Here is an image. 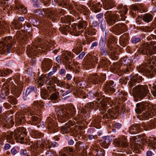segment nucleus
I'll return each instance as SVG.
<instances>
[{"mask_svg":"<svg viewBox=\"0 0 156 156\" xmlns=\"http://www.w3.org/2000/svg\"><path fill=\"white\" fill-rule=\"evenodd\" d=\"M102 95V92H97L91 91L88 93V98L92 99L97 97V98L96 99L98 100V102L96 101L94 103L89 102L85 106L84 108L81 110V112L85 117H86L88 115L87 112L94 108L93 107H98L99 108V110L101 111L102 113H104L107 108V106L108 103L111 107L112 106V105L111 104V103L112 104L115 105L110 98L106 97L104 98H100Z\"/></svg>","mask_w":156,"mask_h":156,"instance_id":"f257e3e1","label":"nucleus"},{"mask_svg":"<svg viewBox=\"0 0 156 156\" xmlns=\"http://www.w3.org/2000/svg\"><path fill=\"white\" fill-rule=\"evenodd\" d=\"M12 79L9 78L6 82L4 83L2 90L0 95V100H2L5 98V96L8 95L9 93L10 85L12 93L17 97H19L21 94L23 89V83L20 80L18 74H16L14 77L13 81H11Z\"/></svg>","mask_w":156,"mask_h":156,"instance_id":"f03ea898","label":"nucleus"},{"mask_svg":"<svg viewBox=\"0 0 156 156\" xmlns=\"http://www.w3.org/2000/svg\"><path fill=\"white\" fill-rule=\"evenodd\" d=\"M137 108L135 110L136 113L140 114L142 112L147 108L141 115L143 119L147 120L149 118H151L153 115H156V105L154 107H151L147 103L142 102L136 104Z\"/></svg>","mask_w":156,"mask_h":156,"instance_id":"7ed1b4c3","label":"nucleus"},{"mask_svg":"<svg viewBox=\"0 0 156 156\" xmlns=\"http://www.w3.org/2000/svg\"><path fill=\"white\" fill-rule=\"evenodd\" d=\"M44 106L43 104L41 101H34L33 103V106L34 108L32 107L28 108L26 109H23V115H30L32 120L36 121H38L39 122L40 118H38L35 115L40 116L42 114V112L41 109Z\"/></svg>","mask_w":156,"mask_h":156,"instance_id":"20e7f679","label":"nucleus"},{"mask_svg":"<svg viewBox=\"0 0 156 156\" xmlns=\"http://www.w3.org/2000/svg\"><path fill=\"white\" fill-rule=\"evenodd\" d=\"M75 109L71 105H67L64 108H61L57 111V116L58 121L64 122L75 115Z\"/></svg>","mask_w":156,"mask_h":156,"instance_id":"39448f33","label":"nucleus"},{"mask_svg":"<svg viewBox=\"0 0 156 156\" xmlns=\"http://www.w3.org/2000/svg\"><path fill=\"white\" fill-rule=\"evenodd\" d=\"M26 129L23 127L20 128L19 129L15 130L14 133L12 132L9 133L7 135L6 138L8 140H11L13 139V135H14V138L17 142L21 144L25 142L27 144L28 143V139L27 137L25 138V140L24 141V137L27 135Z\"/></svg>","mask_w":156,"mask_h":156,"instance_id":"423d86ee","label":"nucleus"},{"mask_svg":"<svg viewBox=\"0 0 156 156\" xmlns=\"http://www.w3.org/2000/svg\"><path fill=\"white\" fill-rule=\"evenodd\" d=\"M87 25V23L85 21L79 22L77 25V28L79 30L78 31L77 30L76 26L74 25L69 24L64 25L63 32L67 35L66 32H69L72 35L78 36L83 32V29H85Z\"/></svg>","mask_w":156,"mask_h":156,"instance_id":"0eeeda50","label":"nucleus"},{"mask_svg":"<svg viewBox=\"0 0 156 156\" xmlns=\"http://www.w3.org/2000/svg\"><path fill=\"white\" fill-rule=\"evenodd\" d=\"M37 82L40 86H42L44 83L49 84L50 86H48L47 88L48 91L50 93H53L55 91V87L51 86L53 83L57 84L58 86L60 87L61 86L62 84L61 81L58 80L57 77L54 76L51 79L47 80V79L44 75H42L41 77H39Z\"/></svg>","mask_w":156,"mask_h":156,"instance_id":"6e6552de","label":"nucleus"},{"mask_svg":"<svg viewBox=\"0 0 156 156\" xmlns=\"http://www.w3.org/2000/svg\"><path fill=\"white\" fill-rule=\"evenodd\" d=\"M146 66L149 67L150 70L147 69L144 65H142L138 69L140 73H145L147 76L152 77L154 75L156 76V69L154 68V65L155 62L153 60L151 59V57H149L147 58V63H145Z\"/></svg>","mask_w":156,"mask_h":156,"instance_id":"1a4fd4ad","label":"nucleus"},{"mask_svg":"<svg viewBox=\"0 0 156 156\" xmlns=\"http://www.w3.org/2000/svg\"><path fill=\"white\" fill-rule=\"evenodd\" d=\"M156 52V42L151 41L150 45L146 43L141 45L135 54V55H138V54H149L151 56Z\"/></svg>","mask_w":156,"mask_h":156,"instance_id":"9d476101","label":"nucleus"},{"mask_svg":"<svg viewBox=\"0 0 156 156\" xmlns=\"http://www.w3.org/2000/svg\"><path fill=\"white\" fill-rule=\"evenodd\" d=\"M133 90L136 96L140 98H144L149 94L148 87L147 85H138L133 88Z\"/></svg>","mask_w":156,"mask_h":156,"instance_id":"9b49d317","label":"nucleus"},{"mask_svg":"<svg viewBox=\"0 0 156 156\" xmlns=\"http://www.w3.org/2000/svg\"><path fill=\"white\" fill-rule=\"evenodd\" d=\"M150 123L143 124H136L131 126L129 129V133L131 134H135L140 132L144 129L145 130H148L149 129L153 127L152 125H151Z\"/></svg>","mask_w":156,"mask_h":156,"instance_id":"f8f14e48","label":"nucleus"},{"mask_svg":"<svg viewBox=\"0 0 156 156\" xmlns=\"http://www.w3.org/2000/svg\"><path fill=\"white\" fill-rule=\"evenodd\" d=\"M62 58L63 59V61L65 64L66 67L69 70L73 71L74 70L73 68V64H71V62L69 61L70 59H72L73 57V54L69 51H64L62 54Z\"/></svg>","mask_w":156,"mask_h":156,"instance_id":"ddd939ff","label":"nucleus"},{"mask_svg":"<svg viewBox=\"0 0 156 156\" xmlns=\"http://www.w3.org/2000/svg\"><path fill=\"white\" fill-rule=\"evenodd\" d=\"M12 37L8 36L3 38L2 41H0V48L3 51L6 49L8 51L9 53L10 52L9 50L12 47Z\"/></svg>","mask_w":156,"mask_h":156,"instance_id":"4468645a","label":"nucleus"},{"mask_svg":"<svg viewBox=\"0 0 156 156\" xmlns=\"http://www.w3.org/2000/svg\"><path fill=\"white\" fill-rule=\"evenodd\" d=\"M46 146V148L49 149L51 148L50 142L48 140H46L44 141L40 142L37 144L34 145L33 148V154L35 156H37L39 154V150H40V148L43 149Z\"/></svg>","mask_w":156,"mask_h":156,"instance_id":"2eb2a0df","label":"nucleus"},{"mask_svg":"<svg viewBox=\"0 0 156 156\" xmlns=\"http://www.w3.org/2000/svg\"><path fill=\"white\" fill-rule=\"evenodd\" d=\"M105 18L108 24L111 25L115 22V20H120V16L117 14L114 15L111 11H107L105 14Z\"/></svg>","mask_w":156,"mask_h":156,"instance_id":"dca6fc26","label":"nucleus"},{"mask_svg":"<svg viewBox=\"0 0 156 156\" xmlns=\"http://www.w3.org/2000/svg\"><path fill=\"white\" fill-rule=\"evenodd\" d=\"M106 78V74L102 73L100 76H98L97 74L90 75L89 77V82L94 84H98L101 81H105Z\"/></svg>","mask_w":156,"mask_h":156,"instance_id":"f3484780","label":"nucleus"},{"mask_svg":"<svg viewBox=\"0 0 156 156\" xmlns=\"http://www.w3.org/2000/svg\"><path fill=\"white\" fill-rule=\"evenodd\" d=\"M40 48L39 46L37 44H35L33 46V48L31 46L28 45L27 46V51L28 55L29 57L33 56H35L37 55V53L40 52Z\"/></svg>","mask_w":156,"mask_h":156,"instance_id":"a211bd4d","label":"nucleus"},{"mask_svg":"<svg viewBox=\"0 0 156 156\" xmlns=\"http://www.w3.org/2000/svg\"><path fill=\"white\" fill-rule=\"evenodd\" d=\"M127 30V27L126 25L121 23H119L116 24L113 27V31L116 34H119L122 32H124Z\"/></svg>","mask_w":156,"mask_h":156,"instance_id":"6ab92c4d","label":"nucleus"},{"mask_svg":"<svg viewBox=\"0 0 156 156\" xmlns=\"http://www.w3.org/2000/svg\"><path fill=\"white\" fill-rule=\"evenodd\" d=\"M56 13L55 12H53L52 10L50 9H48L45 11H41L39 13V16L41 17L44 16L45 15V16L48 18L55 19L56 17Z\"/></svg>","mask_w":156,"mask_h":156,"instance_id":"aec40b11","label":"nucleus"},{"mask_svg":"<svg viewBox=\"0 0 156 156\" xmlns=\"http://www.w3.org/2000/svg\"><path fill=\"white\" fill-rule=\"evenodd\" d=\"M108 51H107L106 48L105 47H100V53L103 55H106L108 54H110L112 56H114L116 52V50L113 48L112 46H108Z\"/></svg>","mask_w":156,"mask_h":156,"instance_id":"412c9836","label":"nucleus"},{"mask_svg":"<svg viewBox=\"0 0 156 156\" xmlns=\"http://www.w3.org/2000/svg\"><path fill=\"white\" fill-rule=\"evenodd\" d=\"M130 80L129 81L130 87H131L135 85L134 83L136 82L139 83L142 81V78L141 76L138 75V74H136L131 75L129 77Z\"/></svg>","mask_w":156,"mask_h":156,"instance_id":"4be33fe9","label":"nucleus"},{"mask_svg":"<svg viewBox=\"0 0 156 156\" xmlns=\"http://www.w3.org/2000/svg\"><path fill=\"white\" fill-rule=\"evenodd\" d=\"M115 85L113 81H110L107 82L104 87V90L105 92L108 93H112L115 91Z\"/></svg>","mask_w":156,"mask_h":156,"instance_id":"5701e85b","label":"nucleus"},{"mask_svg":"<svg viewBox=\"0 0 156 156\" xmlns=\"http://www.w3.org/2000/svg\"><path fill=\"white\" fill-rule=\"evenodd\" d=\"M46 124L47 125L48 129L51 132L55 133L58 131L56 124H54L53 120L51 118L48 117L46 122Z\"/></svg>","mask_w":156,"mask_h":156,"instance_id":"b1692460","label":"nucleus"},{"mask_svg":"<svg viewBox=\"0 0 156 156\" xmlns=\"http://www.w3.org/2000/svg\"><path fill=\"white\" fill-rule=\"evenodd\" d=\"M52 66V62L51 59L45 58L43 60L42 65L43 71H47L49 70Z\"/></svg>","mask_w":156,"mask_h":156,"instance_id":"393cba45","label":"nucleus"},{"mask_svg":"<svg viewBox=\"0 0 156 156\" xmlns=\"http://www.w3.org/2000/svg\"><path fill=\"white\" fill-rule=\"evenodd\" d=\"M114 144L118 147H126L127 146L128 144L125 139V138L122 137L115 139L114 140Z\"/></svg>","mask_w":156,"mask_h":156,"instance_id":"a878e982","label":"nucleus"},{"mask_svg":"<svg viewBox=\"0 0 156 156\" xmlns=\"http://www.w3.org/2000/svg\"><path fill=\"white\" fill-rule=\"evenodd\" d=\"M98 60L97 57L93 56L90 55L87 62L86 63V65L87 67H94V65L97 63V61Z\"/></svg>","mask_w":156,"mask_h":156,"instance_id":"bb28decb","label":"nucleus"},{"mask_svg":"<svg viewBox=\"0 0 156 156\" xmlns=\"http://www.w3.org/2000/svg\"><path fill=\"white\" fill-rule=\"evenodd\" d=\"M37 90L36 87H29L26 90L25 93H23V98L24 100L26 99L27 97L30 94H32L35 93L37 91Z\"/></svg>","mask_w":156,"mask_h":156,"instance_id":"cd10ccee","label":"nucleus"},{"mask_svg":"<svg viewBox=\"0 0 156 156\" xmlns=\"http://www.w3.org/2000/svg\"><path fill=\"white\" fill-rule=\"evenodd\" d=\"M23 114L19 113L16 115V122L18 124L24 123L26 120L25 119L26 117L23 116Z\"/></svg>","mask_w":156,"mask_h":156,"instance_id":"c85d7f7f","label":"nucleus"},{"mask_svg":"<svg viewBox=\"0 0 156 156\" xmlns=\"http://www.w3.org/2000/svg\"><path fill=\"white\" fill-rule=\"evenodd\" d=\"M101 6V5L100 2H94L91 5L90 9L95 12H97L100 11Z\"/></svg>","mask_w":156,"mask_h":156,"instance_id":"c756f323","label":"nucleus"},{"mask_svg":"<svg viewBox=\"0 0 156 156\" xmlns=\"http://www.w3.org/2000/svg\"><path fill=\"white\" fill-rule=\"evenodd\" d=\"M105 9H109L114 6V2L112 0H105L104 2H102Z\"/></svg>","mask_w":156,"mask_h":156,"instance_id":"7c9ffc66","label":"nucleus"},{"mask_svg":"<svg viewBox=\"0 0 156 156\" xmlns=\"http://www.w3.org/2000/svg\"><path fill=\"white\" fill-rule=\"evenodd\" d=\"M30 133L32 135V136L35 138H41L44 136L43 133L35 130H32Z\"/></svg>","mask_w":156,"mask_h":156,"instance_id":"2f4dec72","label":"nucleus"},{"mask_svg":"<svg viewBox=\"0 0 156 156\" xmlns=\"http://www.w3.org/2000/svg\"><path fill=\"white\" fill-rule=\"evenodd\" d=\"M131 60H130L127 57L124 58L122 60V64L126 65L127 68L126 69V71L128 72L129 71L128 66H130L131 64H130Z\"/></svg>","mask_w":156,"mask_h":156,"instance_id":"473e14b6","label":"nucleus"},{"mask_svg":"<svg viewBox=\"0 0 156 156\" xmlns=\"http://www.w3.org/2000/svg\"><path fill=\"white\" fill-rule=\"evenodd\" d=\"M152 16L149 13H146L143 16V20L146 23H149L153 19Z\"/></svg>","mask_w":156,"mask_h":156,"instance_id":"72a5a7b5","label":"nucleus"},{"mask_svg":"<svg viewBox=\"0 0 156 156\" xmlns=\"http://www.w3.org/2000/svg\"><path fill=\"white\" fill-rule=\"evenodd\" d=\"M120 45L122 47H124L128 43V38L126 36L122 35L119 39Z\"/></svg>","mask_w":156,"mask_h":156,"instance_id":"f704fd0d","label":"nucleus"},{"mask_svg":"<svg viewBox=\"0 0 156 156\" xmlns=\"http://www.w3.org/2000/svg\"><path fill=\"white\" fill-rule=\"evenodd\" d=\"M128 10V9L127 7L126 6H124L123 7H122L119 11V13H121L120 14V17L122 20H124V19L122 18L123 14H126Z\"/></svg>","mask_w":156,"mask_h":156,"instance_id":"c9c22d12","label":"nucleus"},{"mask_svg":"<svg viewBox=\"0 0 156 156\" xmlns=\"http://www.w3.org/2000/svg\"><path fill=\"white\" fill-rule=\"evenodd\" d=\"M156 140V138L153 136L151 137L147 140L146 142L148 145L151 147H154V145H155V142L154 141Z\"/></svg>","mask_w":156,"mask_h":156,"instance_id":"e433bc0d","label":"nucleus"},{"mask_svg":"<svg viewBox=\"0 0 156 156\" xmlns=\"http://www.w3.org/2000/svg\"><path fill=\"white\" fill-rule=\"evenodd\" d=\"M92 154H95L96 156H105V152L103 150L100 149L96 150H93L92 151Z\"/></svg>","mask_w":156,"mask_h":156,"instance_id":"4c0bfd02","label":"nucleus"},{"mask_svg":"<svg viewBox=\"0 0 156 156\" xmlns=\"http://www.w3.org/2000/svg\"><path fill=\"white\" fill-rule=\"evenodd\" d=\"M59 6L63 5L65 7H67V5H69L68 2L69 0H55Z\"/></svg>","mask_w":156,"mask_h":156,"instance_id":"58836bf2","label":"nucleus"},{"mask_svg":"<svg viewBox=\"0 0 156 156\" xmlns=\"http://www.w3.org/2000/svg\"><path fill=\"white\" fill-rule=\"evenodd\" d=\"M111 140L109 136H104L102 140V144L107 147L110 143Z\"/></svg>","mask_w":156,"mask_h":156,"instance_id":"ea45409f","label":"nucleus"},{"mask_svg":"<svg viewBox=\"0 0 156 156\" xmlns=\"http://www.w3.org/2000/svg\"><path fill=\"white\" fill-rule=\"evenodd\" d=\"M61 21L63 23H69L71 20V17L69 16H65L61 19Z\"/></svg>","mask_w":156,"mask_h":156,"instance_id":"a19ab883","label":"nucleus"},{"mask_svg":"<svg viewBox=\"0 0 156 156\" xmlns=\"http://www.w3.org/2000/svg\"><path fill=\"white\" fill-rule=\"evenodd\" d=\"M130 144L133 148H136L138 147V144L136 143L137 141L135 137H133L130 138Z\"/></svg>","mask_w":156,"mask_h":156,"instance_id":"79ce46f5","label":"nucleus"},{"mask_svg":"<svg viewBox=\"0 0 156 156\" xmlns=\"http://www.w3.org/2000/svg\"><path fill=\"white\" fill-rule=\"evenodd\" d=\"M114 113L113 112L110 110H108L107 112L105 113L103 115L104 118L109 119L110 118H112Z\"/></svg>","mask_w":156,"mask_h":156,"instance_id":"37998d69","label":"nucleus"},{"mask_svg":"<svg viewBox=\"0 0 156 156\" xmlns=\"http://www.w3.org/2000/svg\"><path fill=\"white\" fill-rule=\"evenodd\" d=\"M64 151L67 153L70 154V156H75L74 154L73 149L70 147H65L64 148Z\"/></svg>","mask_w":156,"mask_h":156,"instance_id":"c03bdc74","label":"nucleus"},{"mask_svg":"<svg viewBox=\"0 0 156 156\" xmlns=\"http://www.w3.org/2000/svg\"><path fill=\"white\" fill-rule=\"evenodd\" d=\"M12 71L9 69H6L5 71L0 70V76H5L6 75L9 74Z\"/></svg>","mask_w":156,"mask_h":156,"instance_id":"a18cd8bd","label":"nucleus"},{"mask_svg":"<svg viewBox=\"0 0 156 156\" xmlns=\"http://www.w3.org/2000/svg\"><path fill=\"white\" fill-rule=\"evenodd\" d=\"M69 125L68 124H66L64 126H62L61 129V132L63 133H67L69 132Z\"/></svg>","mask_w":156,"mask_h":156,"instance_id":"49530a36","label":"nucleus"},{"mask_svg":"<svg viewBox=\"0 0 156 156\" xmlns=\"http://www.w3.org/2000/svg\"><path fill=\"white\" fill-rule=\"evenodd\" d=\"M8 100L9 102L12 104L14 105L17 104V101L16 99L13 96H9Z\"/></svg>","mask_w":156,"mask_h":156,"instance_id":"de8ad7c7","label":"nucleus"},{"mask_svg":"<svg viewBox=\"0 0 156 156\" xmlns=\"http://www.w3.org/2000/svg\"><path fill=\"white\" fill-rule=\"evenodd\" d=\"M85 32L87 34L90 35H95L96 34L95 30L91 28H87L85 30Z\"/></svg>","mask_w":156,"mask_h":156,"instance_id":"09e8293b","label":"nucleus"},{"mask_svg":"<svg viewBox=\"0 0 156 156\" xmlns=\"http://www.w3.org/2000/svg\"><path fill=\"white\" fill-rule=\"evenodd\" d=\"M59 95V93L58 92H55L53 93L50 96V98L52 100H56Z\"/></svg>","mask_w":156,"mask_h":156,"instance_id":"8fccbe9b","label":"nucleus"},{"mask_svg":"<svg viewBox=\"0 0 156 156\" xmlns=\"http://www.w3.org/2000/svg\"><path fill=\"white\" fill-rule=\"evenodd\" d=\"M12 24L16 30L20 29L21 27V24L19 22L14 21L12 22Z\"/></svg>","mask_w":156,"mask_h":156,"instance_id":"3c124183","label":"nucleus"},{"mask_svg":"<svg viewBox=\"0 0 156 156\" xmlns=\"http://www.w3.org/2000/svg\"><path fill=\"white\" fill-rule=\"evenodd\" d=\"M41 98L44 99H46L48 95L45 90H42L41 91Z\"/></svg>","mask_w":156,"mask_h":156,"instance_id":"603ef678","label":"nucleus"},{"mask_svg":"<svg viewBox=\"0 0 156 156\" xmlns=\"http://www.w3.org/2000/svg\"><path fill=\"white\" fill-rule=\"evenodd\" d=\"M107 60L105 59H102L100 62V64L98 66V69H99L101 67H102L103 66L106 65L107 64Z\"/></svg>","mask_w":156,"mask_h":156,"instance_id":"864d4df0","label":"nucleus"},{"mask_svg":"<svg viewBox=\"0 0 156 156\" xmlns=\"http://www.w3.org/2000/svg\"><path fill=\"white\" fill-rule=\"evenodd\" d=\"M101 28L102 31L105 30L106 28V23L105 20L102 21L100 24Z\"/></svg>","mask_w":156,"mask_h":156,"instance_id":"5fc2aeb1","label":"nucleus"},{"mask_svg":"<svg viewBox=\"0 0 156 156\" xmlns=\"http://www.w3.org/2000/svg\"><path fill=\"white\" fill-rule=\"evenodd\" d=\"M23 5L20 4L19 2H16V6L14 7V9L16 10L19 9L21 8Z\"/></svg>","mask_w":156,"mask_h":156,"instance_id":"6e6d98bb","label":"nucleus"},{"mask_svg":"<svg viewBox=\"0 0 156 156\" xmlns=\"http://www.w3.org/2000/svg\"><path fill=\"white\" fill-rule=\"evenodd\" d=\"M99 48L100 47H105V42L103 41L102 37L101 38L99 44Z\"/></svg>","mask_w":156,"mask_h":156,"instance_id":"4d7b16f0","label":"nucleus"},{"mask_svg":"<svg viewBox=\"0 0 156 156\" xmlns=\"http://www.w3.org/2000/svg\"><path fill=\"white\" fill-rule=\"evenodd\" d=\"M52 70V71L48 73V76H50L53 75L54 73L56 72L57 70V67L56 66H54L53 67Z\"/></svg>","mask_w":156,"mask_h":156,"instance_id":"13d9d810","label":"nucleus"},{"mask_svg":"<svg viewBox=\"0 0 156 156\" xmlns=\"http://www.w3.org/2000/svg\"><path fill=\"white\" fill-rule=\"evenodd\" d=\"M20 153L22 155H23V156H29V155L27 153V151L25 150H21Z\"/></svg>","mask_w":156,"mask_h":156,"instance_id":"bf43d9fd","label":"nucleus"},{"mask_svg":"<svg viewBox=\"0 0 156 156\" xmlns=\"http://www.w3.org/2000/svg\"><path fill=\"white\" fill-rule=\"evenodd\" d=\"M80 9L82 11L85 12L86 13L88 12V8L85 6L82 5L80 7Z\"/></svg>","mask_w":156,"mask_h":156,"instance_id":"052dcab7","label":"nucleus"},{"mask_svg":"<svg viewBox=\"0 0 156 156\" xmlns=\"http://www.w3.org/2000/svg\"><path fill=\"white\" fill-rule=\"evenodd\" d=\"M98 44V43L96 41H94L92 43V44L90 47V49H92L94 48L95 47H97Z\"/></svg>","mask_w":156,"mask_h":156,"instance_id":"680f3d73","label":"nucleus"},{"mask_svg":"<svg viewBox=\"0 0 156 156\" xmlns=\"http://www.w3.org/2000/svg\"><path fill=\"white\" fill-rule=\"evenodd\" d=\"M143 30L146 32H150L151 31H152V29L150 28L149 27L146 26L143 27Z\"/></svg>","mask_w":156,"mask_h":156,"instance_id":"e2e57ef3","label":"nucleus"},{"mask_svg":"<svg viewBox=\"0 0 156 156\" xmlns=\"http://www.w3.org/2000/svg\"><path fill=\"white\" fill-rule=\"evenodd\" d=\"M153 90L151 89L152 94L153 96L154 97L156 96V87L155 86H154L153 87Z\"/></svg>","mask_w":156,"mask_h":156,"instance_id":"0e129e2a","label":"nucleus"},{"mask_svg":"<svg viewBox=\"0 0 156 156\" xmlns=\"http://www.w3.org/2000/svg\"><path fill=\"white\" fill-rule=\"evenodd\" d=\"M59 73L60 75H64L66 73V70L65 69H62L59 71Z\"/></svg>","mask_w":156,"mask_h":156,"instance_id":"69168bd1","label":"nucleus"},{"mask_svg":"<svg viewBox=\"0 0 156 156\" xmlns=\"http://www.w3.org/2000/svg\"><path fill=\"white\" fill-rule=\"evenodd\" d=\"M140 40V38H133L132 41L133 43H136L139 42Z\"/></svg>","mask_w":156,"mask_h":156,"instance_id":"338daca9","label":"nucleus"},{"mask_svg":"<svg viewBox=\"0 0 156 156\" xmlns=\"http://www.w3.org/2000/svg\"><path fill=\"white\" fill-rule=\"evenodd\" d=\"M121 124L120 123H116L114 124V127L117 129H120L121 127Z\"/></svg>","mask_w":156,"mask_h":156,"instance_id":"774afa93","label":"nucleus"}]
</instances>
